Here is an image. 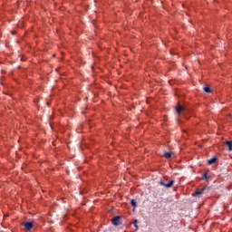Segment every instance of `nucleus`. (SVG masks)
I'll use <instances>...</instances> for the list:
<instances>
[{
  "label": "nucleus",
  "mask_w": 232,
  "mask_h": 232,
  "mask_svg": "<svg viewBox=\"0 0 232 232\" xmlns=\"http://www.w3.org/2000/svg\"><path fill=\"white\" fill-rule=\"evenodd\" d=\"M176 111L178 115H180V113H183V115H186V107L178 105V107H176Z\"/></svg>",
  "instance_id": "1"
},
{
  "label": "nucleus",
  "mask_w": 232,
  "mask_h": 232,
  "mask_svg": "<svg viewBox=\"0 0 232 232\" xmlns=\"http://www.w3.org/2000/svg\"><path fill=\"white\" fill-rule=\"evenodd\" d=\"M111 224L113 226H119V224H121V217L120 216H116L111 219Z\"/></svg>",
  "instance_id": "2"
},
{
  "label": "nucleus",
  "mask_w": 232,
  "mask_h": 232,
  "mask_svg": "<svg viewBox=\"0 0 232 232\" xmlns=\"http://www.w3.org/2000/svg\"><path fill=\"white\" fill-rule=\"evenodd\" d=\"M24 227L26 229V231H32V229L34 228V223H32V222H25L24 224Z\"/></svg>",
  "instance_id": "3"
},
{
  "label": "nucleus",
  "mask_w": 232,
  "mask_h": 232,
  "mask_svg": "<svg viewBox=\"0 0 232 232\" xmlns=\"http://www.w3.org/2000/svg\"><path fill=\"white\" fill-rule=\"evenodd\" d=\"M215 162H217V158H211L210 160H208L207 164L211 166V164H215Z\"/></svg>",
  "instance_id": "4"
},
{
  "label": "nucleus",
  "mask_w": 232,
  "mask_h": 232,
  "mask_svg": "<svg viewBox=\"0 0 232 232\" xmlns=\"http://www.w3.org/2000/svg\"><path fill=\"white\" fill-rule=\"evenodd\" d=\"M173 184H175V180H170L165 185V188H171Z\"/></svg>",
  "instance_id": "5"
},
{
  "label": "nucleus",
  "mask_w": 232,
  "mask_h": 232,
  "mask_svg": "<svg viewBox=\"0 0 232 232\" xmlns=\"http://www.w3.org/2000/svg\"><path fill=\"white\" fill-rule=\"evenodd\" d=\"M204 191H205V188H203V189H201V190H197V191L195 192V196H196V197H200V195H202V193H204Z\"/></svg>",
  "instance_id": "6"
},
{
  "label": "nucleus",
  "mask_w": 232,
  "mask_h": 232,
  "mask_svg": "<svg viewBox=\"0 0 232 232\" xmlns=\"http://www.w3.org/2000/svg\"><path fill=\"white\" fill-rule=\"evenodd\" d=\"M226 145L228 148V151H232V141H227Z\"/></svg>",
  "instance_id": "7"
},
{
  "label": "nucleus",
  "mask_w": 232,
  "mask_h": 232,
  "mask_svg": "<svg viewBox=\"0 0 232 232\" xmlns=\"http://www.w3.org/2000/svg\"><path fill=\"white\" fill-rule=\"evenodd\" d=\"M172 155H173L172 152H165L164 157H165L166 159H171V156H172Z\"/></svg>",
  "instance_id": "8"
},
{
  "label": "nucleus",
  "mask_w": 232,
  "mask_h": 232,
  "mask_svg": "<svg viewBox=\"0 0 232 232\" xmlns=\"http://www.w3.org/2000/svg\"><path fill=\"white\" fill-rule=\"evenodd\" d=\"M130 204L134 208V209L137 208V201H135V199H131Z\"/></svg>",
  "instance_id": "9"
},
{
  "label": "nucleus",
  "mask_w": 232,
  "mask_h": 232,
  "mask_svg": "<svg viewBox=\"0 0 232 232\" xmlns=\"http://www.w3.org/2000/svg\"><path fill=\"white\" fill-rule=\"evenodd\" d=\"M203 90L206 93H211V89L209 87H204Z\"/></svg>",
  "instance_id": "10"
},
{
  "label": "nucleus",
  "mask_w": 232,
  "mask_h": 232,
  "mask_svg": "<svg viewBox=\"0 0 232 232\" xmlns=\"http://www.w3.org/2000/svg\"><path fill=\"white\" fill-rule=\"evenodd\" d=\"M160 186H164V187L166 188V184H167V183H164V181H162V180L160 181Z\"/></svg>",
  "instance_id": "11"
},
{
  "label": "nucleus",
  "mask_w": 232,
  "mask_h": 232,
  "mask_svg": "<svg viewBox=\"0 0 232 232\" xmlns=\"http://www.w3.org/2000/svg\"><path fill=\"white\" fill-rule=\"evenodd\" d=\"M203 179H205L207 180V179H208V173L207 172L203 174Z\"/></svg>",
  "instance_id": "12"
},
{
  "label": "nucleus",
  "mask_w": 232,
  "mask_h": 232,
  "mask_svg": "<svg viewBox=\"0 0 232 232\" xmlns=\"http://www.w3.org/2000/svg\"><path fill=\"white\" fill-rule=\"evenodd\" d=\"M134 226L136 228H138L139 227H137V219L134 220Z\"/></svg>",
  "instance_id": "13"
}]
</instances>
